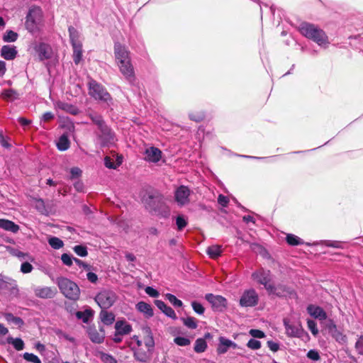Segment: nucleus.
<instances>
[{
  "label": "nucleus",
  "mask_w": 363,
  "mask_h": 363,
  "mask_svg": "<svg viewBox=\"0 0 363 363\" xmlns=\"http://www.w3.org/2000/svg\"><path fill=\"white\" fill-rule=\"evenodd\" d=\"M114 55L121 73L130 83H133L135 79V72L128 50L120 43H116Z\"/></svg>",
  "instance_id": "f257e3e1"
},
{
  "label": "nucleus",
  "mask_w": 363,
  "mask_h": 363,
  "mask_svg": "<svg viewBox=\"0 0 363 363\" xmlns=\"http://www.w3.org/2000/svg\"><path fill=\"white\" fill-rule=\"evenodd\" d=\"M299 30L303 35L313 40L320 46L326 47L329 44L325 33L313 24L302 23L299 26Z\"/></svg>",
  "instance_id": "f03ea898"
},
{
  "label": "nucleus",
  "mask_w": 363,
  "mask_h": 363,
  "mask_svg": "<svg viewBox=\"0 0 363 363\" xmlns=\"http://www.w3.org/2000/svg\"><path fill=\"white\" fill-rule=\"evenodd\" d=\"M144 205L150 213L166 217L169 211L164 203L163 197L160 194H148L143 199Z\"/></svg>",
  "instance_id": "7ed1b4c3"
},
{
  "label": "nucleus",
  "mask_w": 363,
  "mask_h": 363,
  "mask_svg": "<svg viewBox=\"0 0 363 363\" xmlns=\"http://www.w3.org/2000/svg\"><path fill=\"white\" fill-rule=\"evenodd\" d=\"M43 25V15L41 9L37 6L31 7L26 16L25 23L26 29L31 33H35L42 29Z\"/></svg>",
  "instance_id": "20e7f679"
},
{
  "label": "nucleus",
  "mask_w": 363,
  "mask_h": 363,
  "mask_svg": "<svg viewBox=\"0 0 363 363\" xmlns=\"http://www.w3.org/2000/svg\"><path fill=\"white\" fill-rule=\"evenodd\" d=\"M57 284L60 291L71 300H77L79 298L80 291L79 286L67 278L60 277L57 279Z\"/></svg>",
  "instance_id": "39448f33"
},
{
  "label": "nucleus",
  "mask_w": 363,
  "mask_h": 363,
  "mask_svg": "<svg viewBox=\"0 0 363 363\" xmlns=\"http://www.w3.org/2000/svg\"><path fill=\"white\" fill-rule=\"evenodd\" d=\"M88 85L89 94L91 97L108 105L112 104V98L104 86L94 79H91Z\"/></svg>",
  "instance_id": "423d86ee"
},
{
  "label": "nucleus",
  "mask_w": 363,
  "mask_h": 363,
  "mask_svg": "<svg viewBox=\"0 0 363 363\" xmlns=\"http://www.w3.org/2000/svg\"><path fill=\"white\" fill-rule=\"evenodd\" d=\"M117 298L116 294L111 290L104 289L95 297V301L101 309L111 307Z\"/></svg>",
  "instance_id": "0eeeda50"
},
{
  "label": "nucleus",
  "mask_w": 363,
  "mask_h": 363,
  "mask_svg": "<svg viewBox=\"0 0 363 363\" xmlns=\"http://www.w3.org/2000/svg\"><path fill=\"white\" fill-rule=\"evenodd\" d=\"M96 135L97 140L101 146H108L115 143L114 133L107 125L99 128L96 132Z\"/></svg>",
  "instance_id": "6e6552de"
},
{
  "label": "nucleus",
  "mask_w": 363,
  "mask_h": 363,
  "mask_svg": "<svg viewBox=\"0 0 363 363\" xmlns=\"http://www.w3.org/2000/svg\"><path fill=\"white\" fill-rule=\"evenodd\" d=\"M267 291L269 294H273L279 297H296V294L292 289L282 284H278L277 286L271 284V289Z\"/></svg>",
  "instance_id": "1a4fd4ad"
},
{
  "label": "nucleus",
  "mask_w": 363,
  "mask_h": 363,
  "mask_svg": "<svg viewBox=\"0 0 363 363\" xmlns=\"http://www.w3.org/2000/svg\"><path fill=\"white\" fill-rule=\"evenodd\" d=\"M259 296L254 289L244 291L240 299V304L242 307H252L257 304Z\"/></svg>",
  "instance_id": "9d476101"
},
{
  "label": "nucleus",
  "mask_w": 363,
  "mask_h": 363,
  "mask_svg": "<svg viewBox=\"0 0 363 363\" xmlns=\"http://www.w3.org/2000/svg\"><path fill=\"white\" fill-rule=\"evenodd\" d=\"M205 298L211 303L215 311H223L226 308L227 300L221 296L207 294Z\"/></svg>",
  "instance_id": "9b49d317"
},
{
  "label": "nucleus",
  "mask_w": 363,
  "mask_h": 363,
  "mask_svg": "<svg viewBox=\"0 0 363 363\" xmlns=\"http://www.w3.org/2000/svg\"><path fill=\"white\" fill-rule=\"evenodd\" d=\"M252 278L260 284L264 285L266 290L271 289V273L269 270L260 269L252 274Z\"/></svg>",
  "instance_id": "f8f14e48"
},
{
  "label": "nucleus",
  "mask_w": 363,
  "mask_h": 363,
  "mask_svg": "<svg viewBox=\"0 0 363 363\" xmlns=\"http://www.w3.org/2000/svg\"><path fill=\"white\" fill-rule=\"evenodd\" d=\"M132 350L133 352V357L135 359L142 363L149 362L152 359L154 351L150 348H146V350H145L143 347L133 348Z\"/></svg>",
  "instance_id": "ddd939ff"
},
{
  "label": "nucleus",
  "mask_w": 363,
  "mask_h": 363,
  "mask_svg": "<svg viewBox=\"0 0 363 363\" xmlns=\"http://www.w3.org/2000/svg\"><path fill=\"white\" fill-rule=\"evenodd\" d=\"M33 50L38 54L40 61L48 60L51 57L52 49L50 46L45 43H35L33 45Z\"/></svg>",
  "instance_id": "4468645a"
},
{
  "label": "nucleus",
  "mask_w": 363,
  "mask_h": 363,
  "mask_svg": "<svg viewBox=\"0 0 363 363\" xmlns=\"http://www.w3.org/2000/svg\"><path fill=\"white\" fill-rule=\"evenodd\" d=\"M283 322L286 329V333L289 337H299L302 335L303 330L301 324H291L289 320L286 318H284Z\"/></svg>",
  "instance_id": "2eb2a0df"
},
{
  "label": "nucleus",
  "mask_w": 363,
  "mask_h": 363,
  "mask_svg": "<svg viewBox=\"0 0 363 363\" xmlns=\"http://www.w3.org/2000/svg\"><path fill=\"white\" fill-rule=\"evenodd\" d=\"M189 189L185 186H180L175 191V200L179 204L185 205L189 201Z\"/></svg>",
  "instance_id": "dca6fc26"
},
{
  "label": "nucleus",
  "mask_w": 363,
  "mask_h": 363,
  "mask_svg": "<svg viewBox=\"0 0 363 363\" xmlns=\"http://www.w3.org/2000/svg\"><path fill=\"white\" fill-rule=\"evenodd\" d=\"M34 293L35 296L40 298H52L56 295L57 291L49 286H38L34 289Z\"/></svg>",
  "instance_id": "f3484780"
},
{
  "label": "nucleus",
  "mask_w": 363,
  "mask_h": 363,
  "mask_svg": "<svg viewBox=\"0 0 363 363\" xmlns=\"http://www.w3.org/2000/svg\"><path fill=\"white\" fill-rule=\"evenodd\" d=\"M162 157V151L155 147L147 148L145 152V160L150 162L156 163Z\"/></svg>",
  "instance_id": "a211bd4d"
},
{
  "label": "nucleus",
  "mask_w": 363,
  "mask_h": 363,
  "mask_svg": "<svg viewBox=\"0 0 363 363\" xmlns=\"http://www.w3.org/2000/svg\"><path fill=\"white\" fill-rule=\"evenodd\" d=\"M307 311L311 316L320 320H326L327 318L326 313L320 306L309 305L307 307Z\"/></svg>",
  "instance_id": "6ab92c4d"
},
{
  "label": "nucleus",
  "mask_w": 363,
  "mask_h": 363,
  "mask_svg": "<svg viewBox=\"0 0 363 363\" xmlns=\"http://www.w3.org/2000/svg\"><path fill=\"white\" fill-rule=\"evenodd\" d=\"M1 56L6 60H12L17 55L16 48L13 45H4L0 50Z\"/></svg>",
  "instance_id": "aec40b11"
},
{
  "label": "nucleus",
  "mask_w": 363,
  "mask_h": 363,
  "mask_svg": "<svg viewBox=\"0 0 363 363\" xmlns=\"http://www.w3.org/2000/svg\"><path fill=\"white\" fill-rule=\"evenodd\" d=\"M143 342H144L145 347L154 350L155 343L151 329L149 327L143 328Z\"/></svg>",
  "instance_id": "412c9836"
},
{
  "label": "nucleus",
  "mask_w": 363,
  "mask_h": 363,
  "mask_svg": "<svg viewBox=\"0 0 363 363\" xmlns=\"http://www.w3.org/2000/svg\"><path fill=\"white\" fill-rule=\"evenodd\" d=\"M155 305L157 307L160 309L167 316L172 318L173 319L177 318L176 313L166 303L160 300H156L155 301Z\"/></svg>",
  "instance_id": "4be33fe9"
},
{
  "label": "nucleus",
  "mask_w": 363,
  "mask_h": 363,
  "mask_svg": "<svg viewBox=\"0 0 363 363\" xmlns=\"http://www.w3.org/2000/svg\"><path fill=\"white\" fill-rule=\"evenodd\" d=\"M55 106L58 109L65 111V112L69 113L74 116L77 115L79 113V110L78 109V108L68 103L57 101L55 104Z\"/></svg>",
  "instance_id": "5701e85b"
},
{
  "label": "nucleus",
  "mask_w": 363,
  "mask_h": 363,
  "mask_svg": "<svg viewBox=\"0 0 363 363\" xmlns=\"http://www.w3.org/2000/svg\"><path fill=\"white\" fill-rule=\"evenodd\" d=\"M115 329L121 335H128L132 332V326L123 320H118L115 324Z\"/></svg>",
  "instance_id": "b1692460"
},
{
  "label": "nucleus",
  "mask_w": 363,
  "mask_h": 363,
  "mask_svg": "<svg viewBox=\"0 0 363 363\" xmlns=\"http://www.w3.org/2000/svg\"><path fill=\"white\" fill-rule=\"evenodd\" d=\"M0 228L13 233H16L20 229L17 224L7 219H0Z\"/></svg>",
  "instance_id": "393cba45"
},
{
  "label": "nucleus",
  "mask_w": 363,
  "mask_h": 363,
  "mask_svg": "<svg viewBox=\"0 0 363 363\" xmlns=\"http://www.w3.org/2000/svg\"><path fill=\"white\" fill-rule=\"evenodd\" d=\"M136 308L138 311L143 313L146 318H151L154 313L150 304L144 301H140L136 304Z\"/></svg>",
  "instance_id": "a878e982"
},
{
  "label": "nucleus",
  "mask_w": 363,
  "mask_h": 363,
  "mask_svg": "<svg viewBox=\"0 0 363 363\" xmlns=\"http://www.w3.org/2000/svg\"><path fill=\"white\" fill-rule=\"evenodd\" d=\"M101 320L106 325H111L115 320L114 315L106 311V309H102L99 314Z\"/></svg>",
  "instance_id": "bb28decb"
},
{
  "label": "nucleus",
  "mask_w": 363,
  "mask_h": 363,
  "mask_svg": "<svg viewBox=\"0 0 363 363\" xmlns=\"http://www.w3.org/2000/svg\"><path fill=\"white\" fill-rule=\"evenodd\" d=\"M230 348V340L225 337H219V344L217 347V352L218 354H225Z\"/></svg>",
  "instance_id": "cd10ccee"
},
{
  "label": "nucleus",
  "mask_w": 363,
  "mask_h": 363,
  "mask_svg": "<svg viewBox=\"0 0 363 363\" xmlns=\"http://www.w3.org/2000/svg\"><path fill=\"white\" fill-rule=\"evenodd\" d=\"M4 317L9 323H12L18 327L21 328L24 325V322L20 317H16L11 313H5Z\"/></svg>",
  "instance_id": "c85d7f7f"
},
{
  "label": "nucleus",
  "mask_w": 363,
  "mask_h": 363,
  "mask_svg": "<svg viewBox=\"0 0 363 363\" xmlns=\"http://www.w3.org/2000/svg\"><path fill=\"white\" fill-rule=\"evenodd\" d=\"M68 31L72 45L74 46L77 45H81L82 43L79 40V32L73 26H69L68 28Z\"/></svg>",
  "instance_id": "c756f323"
},
{
  "label": "nucleus",
  "mask_w": 363,
  "mask_h": 363,
  "mask_svg": "<svg viewBox=\"0 0 363 363\" xmlns=\"http://www.w3.org/2000/svg\"><path fill=\"white\" fill-rule=\"evenodd\" d=\"M89 337L95 343H101L104 340V335L99 333L96 329H90L89 330Z\"/></svg>",
  "instance_id": "7c9ffc66"
},
{
  "label": "nucleus",
  "mask_w": 363,
  "mask_h": 363,
  "mask_svg": "<svg viewBox=\"0 0 363 363\" xmlns=\"http://www.w3.org/2000/svg\"><path fill=\"white\" fill-rule=\"evenodd\" d=\"M122 164V158L121 157H118L116 162H115L113 159L110 157L106 156L104 158V164L108 169H116Z\"/></svg>",
  "instance_id": "2f4dec72"
},
{
  "label": "nucleus",
  "mask_w": 363,
  "mask_h": 363,
  "mask_svg": "<svg viewBox=\"0 0 363 363\" xmlns=\"http://www.w3.org/2000/svg\"><path fill=\"white\" fill-rule=\"evenodd\" d=\"M89 117L91 118L92 122L97 125L98 129L106 125L104 121L102 116L96 113L91 112L89 113Z\"/></svg>",
  "instance_id": "473e14b6"
},
{
  "label": "nucleus",
  "mask_w": 363,
  "mask_h": 363,
  "mask_svg": "<svg viewBox=\"0 0 363 363\" xmlns=\"http://www.w3.org/2000/svg\"><path fill=\"white\" fill-rule=\"evenodd\" d=\"M15 283V280L0 274V290L8 289L10 286L14 285Z\"/></svg>",
  "instance_id": "72a5a7b5"
},
{
  "label": "nucleus",
  "mask_w": 363,
  "mask_h": 363,
  "mask_svg": "<svg viewBox=\"0 0 363 363\" xmlns=\"http://www.w3.org/2000/svg\"><path fill=\"white\" fill-rule=\"evenodd\" d=\"M58 150L65 151L69 147V141L66 135H62L57 143Z\"/></svg>",
  "instance_id": "f704fd0d"
},
{
  "label": "nucleus",
  "mask_w": 363,
  "mask_h": 363,
  "mask_svg": "<svg viewBox=\"0 0 363 363\" xmlns=\"http://www.w3.org/2000/svg\"><path fill=\"white\" fill-rule=\"evenodd\" d=\"M207 348V343L203 338H198L195 341L194 350L196 353H201L205 352Z\"/></svg>",
  "instance_id": "c9c22d12"
},
{
  "label": "nucleus",
  "mask_w": 363,
  "mask_h": 363,
  "mask_svg": "<svg viewBox=\"0 0 363 363\" xmlns=\"http://www.w3.org/2000/svg\"><path fill=\"white\" fill-rule=\"evenodd\" d=\"M73 48V60L75 64H79L82 57V45L72 46Z\"/></svg>",
  "instance_id": "e433bc0d"
},
{
  "label": "nucleus",
  "mask_w": 363,
  "mask_h": 363,
  "mask_svg": "<svg viewBox=\"0 0 363 363\" xmlns=\"http://www.w3.org/2000/svg\"><path fill=\"white\" fill-rule=\"evenodd\" d=\"M7 342L11 344L16 350H22L24 348V342L21 338H13L11 337L7 338Z\"/></svg>",
  "instance_id": "4c0bfd02"
},
{
  "label": "nucleus",
  "mask_w": 363,
  "mask_h": 363,
  "mask_svg": "<svg viewBox=\"0 0 363 363\" xmlns=\"http://www.w3.org/2000/svg\"><path fill=\"white\" fill-rule=\"evenodd\" d=\"M207 254L211 258H216L221 254L220 246L219 245H212L207 248Z\"/></svg>",
  "instance_id": "58836bf2"
},
{
  "label": "nucleus",
  "mask_w": 363,
  "mask_h": 363,
  "mask_svg": "<svg viewBox=\"0 0 363 363\" xmlns=\"http://www.w3.org/2000/svg\"><path fill=\"white\" fill-rule=\"evenodd\" d=\"M33 204L35 208L42 214L47 213V209L44 203V201L41 199H34Z\"/></svg>",
  "instance_id": "ea45409f"
},
{
  "label": "nucleus",
  "mask_w": 363,
  "mask_h": 363,
  "mask_svg": "<svg viewBox=\"0 0 363 363\" xmlns=\"http://www.w3.org/2000/svg\"><path fill=\"white\" fill-rule=\"evenodd\" d=\"M18 33L13 30H7L3 35V40L7 43L15 42L18 38Z\"/></svg>",
  "instance_id": "a19ab883"
},
{
  "label": "nucleus",
  "mask_w": 363,
  "mask_h": 363,
  "mask_svg": "<svg viewBox=\"0 0 363 363\" xmlns=\"http://www.w3.org/2000/svg\"><path fill=\"white\" fill-rule=\"evenodd\" d=\"M48 243L53 249L55 250L60 249L64 245L63 241L57 237H52L49 238Z\"/></svg>",
  "instance_id": "79ce46f5"
},
{
  "label": "nucleus",
  "mask_w": 363,
  "mask_h": 363,
  "mask_svg": "<svg viewBox=\"0 0 363 363\" xmlns=\"http://www.w3.org/2000/svg\"><path fill=\"white\" fill-rule=\"evenodd\" d=\"M2 96L4 99L8 100H15L18 98V94L16 91L11 89H5L2 93Z\"/></svg>",
  "instance_id": "37998d69"
},
{
  "label": "nucleus",
  "mask_w": 363,
  "mask_h": 363,
  "mask_svg": "<svg viewBox=\"0 0 363 363\" xmlns=\"http://www.w3.org/2000/svg\"><path fill=\"white\" fill-rule=\"evenodd\" d=\"M183 323L185 326L191 329H196L197 328L196 320L194 317L183 318Z\"/></svg>",
  "instance_id": "c03bdc74"
},
{
  "label": "nucleus",
  "mask_w": 363,
  "mask_h": 363,
  "mask_svg": "<svg viewBox=\"0 0 363 363\" xmlns=\"http://www.w3.org/2000/svg\"><path fill=\"white\" fill-rule=\"evenodd\" d=\"M286 242L289 245L296 246L302 244L301 240L296 235L289 234L286 236Z\"/></svg>",
  "instance_id": "a18cd8bd"
},
{
  "label": "nucleus",
  "mask_w": 363,
  "mask_h": 363,
  "mask_svg": "<svg viewBox=\"0 0 363 363\" xmlns=\"http://www.w3.org/2000/svg\"><path fill=\"white\" fill-rule=\"evenodd\" d=\"M23 359L33 363H41L40 358L33 353L25 352L23 355Z\"/></svg>",
  "instance_id": "49530a36"
},
{
  "label": "nucleus",
  "mask_w": 363,
  "mask_h": 363,
  "mask_svg": "<svg viewBox=\"0 0 363 363\" xmlns=\"http://www.w3.org/2000/svg\"><path fill=\"white\" fill-rule=\"evenodd\" d=\"M73 250L80 257H86L88 255L87 248L84 245H76L73 247Z\"/></svg>",
  "instance_id": "de8ad7c7"
},
{
  "label": "nucleus",
  "mask_w": 363,
  "mask_h": 363,
  "mask_svg": "<svg viewBox=\"0 0 363 363\" xmlns=\"http://www.w3.org/2000/svg\"><path fill=\"white\" fill-rule=\"evenodd\" d=\"M329 333L339 342L345 341V336L337 328L329 332Z\"/></svg>",
  "instance_id": "09e8293b"
},
{
  "label": "nucleus",
  "mask_w": 363,
  "mask_h": 363,
  "mask_svg": "<svg viewBox=\"0 0 363 363\" xmlns=\"http://www.w3.org/2000/svg\"><path fill=\"white\" fill-rule=\"evenodd\" d=\"M166 298L174 306L181 307L182 306V301L179 300L174 295L171 294H166Z\"/></svg>",
  "instance_id": "8fccbe9b"
},
{
  "label": "nucleus",
  "mask_w": 363,
  "mask_h": 363,
  "mask_svg": "<svg viewBox=\"0 0 363 363\" xmlns=\"http://www.w3.org/2000/svg\"><path fill=\"white\" fill-rule=\"evenodd\" d=\"M176 224L178 230H182L186 226L187 221L183 216L179 215L176 218Z\"/></svg>",
  "instance_id": "3c124183"
},
{
  "label": "nucleus",
  "mask_w": 363,
  "mask_h": 363,
  "mask_svg": "<svg viewBox=\"0 0 363 363\" xmlns=\"http://www.w3.org/2000/svg\"><path fill=\"white\" fill-rule=\"evenodd\" d=\"M174 342L177 345L182 347L188 346L191 343V341L189 338L184 337H176L174 339Z\"/></svg>",
  "instance_id": "603ef678"
},
{
  "label": "nucleus",
  "mask_w": 363,
  "mask_h": 363,
  "mask_svg": "<svg viewBox=\"0 0 363 363\" xmlns=\"http://www.w3.org/2000/svg\"><path fill=\"white\" fill-rule=\"evenodd\" d=\"M100 358L104 363H117L116 359L109 354L101 352Z\"/></svg>",
  "instance_id": "864d4df0"
},
{
  "label": "nucleus",
  "mask_w": 363,
  "mask_h": 363,
  "mask_svg": "<svg viewBox=\"0 0 363 363\" xmlns=\"http://www.w3.org/2000/svg\"><path fill=\"white\" fill-rule=\"evenodd\" d=\"M191 306L195 313L199 315H203L205 311L204 307L199 302L192 301Z\"/></svg>",
  "instance_id": "5fc2aeb1"
},
{
  "label": "nucleus",
  "mask_w": 363,
  "mask_h": 363,
  "mask_svg": "<svg viewBox=\"0 0 363 363\" xmlns=\"http://www.w3.org/2000/svg\"><path fill=\"white\" fill-rule=\"evenodd\" d=\"M61 260L65 265L70 267L72 265L74 258L70 255L64 253L61 256Z\"/></svg>",
  "instance_id": "6e6d98bb"
},
{
  "label": "nucleus",
  "mask_w": 363,
  "mask_h": 363,
  "mask_svg": "<svg viewBox=\"0 0 363 363\" xmlns=\"http://www.w3.org/2000/svg\"><path fill=\"white\" fill-rule=\"evenodd\" d=\"M247 346L252 350H258L261 347V342L259 340L255 339H250Z\"/></svg>",
  "instance_id": "4d7b16f0"
},
{
  "label": "nucleus",
  "mask_w": 363,
  "mask_h": 363,
  "mask_svg": "<svg viewBox=\"0 0 363 363\" xmlns=\"http://www.w3.org/2000/svg\"><path fill=\"white\" fill-rule=\"evenodd\" d=\"M10 138L5 137L2 133H0V145L5 148H10L11 147V143L9 142Z\"/></svg>",
  "instance_id": "13d9d810"
},
{
  "label": "nucleus",
  "mask_w": 363,
  "mask_h": 363,
  "mask_svg": "<svg viewBox=\"0 0 363 363\" xmlns=\"http://www.w3.org/2000/svg\"><path fill=\"white\" fill-rule=\"evenodd\" d=\"M308 328L311 330V332L314 335H316L318 333V330L316 327V323L313 320H308L307 321Z\"/></svg>",
  "instance_id": "bf43d9fd"
},
{
  "label": "nucleus",
  "mask_w": 363,
  "mask_h": 363,
  "mask_svg": "<svg viewBox=\"0 0 363 363\" xmlns=\"http://www.w3.org/2000/svg\"><path fill=\"white\" fill-rule=\"evenodd\" d=\"M33 269V266L28 262L22 263L21 266V272L23 274L30 273Z\"/></svg>",
  "instance_id": "052dcab7"
},
{
  "label": "nucleus",
  "mask_w": 363,
  "mask_h": 363,
  "mask_svg": "<svg viewBox=\"0 0 363 363\" xmlns=\"http://www.w3.org/2000/svg\"><path fill=\"white\" fill-rule=\"evenodd\" d=\"M249 333L253 337H256V338H262L265 336L264 333L263 331H262L260 330H257V329H251L249 331Z\"/></svg>",
  "instance_id": "680f3d73"
},
{
  "label": "nucleus",
  "mask_w": 363,
  "mask_h": 363,
  "mask_svg": "<svg viewBox=\"0 0 363 363\" xmlns=\"http://www.w3.org/2000/svg\"><path fill=\"white\" fill-rule=\"evenodd\" d=\"M145 293L149 295L150 297H153V298H157V296H159V292L153 289L152 287L151 286H147L145 289Z\"/></svg>",
  "instance_id": "e2e57ef3"
},
{
  "label": "nucleus",
  "mask_w": 363,
  "mask_h": 363,
  "mask_svg": "<svg viewBox=\"0 0 363 363\" xmlns=\"http://www.w3.org/2000/svg\"><path fill=\"white\" fill-rule=\"evenodd\" d=\"M307 357L314 361H317L320 359V355L318 352L315 350H311L307 353Z\"/></svg>",
  "instance_id": "0e129e2a"
},
{
  "label": "nucleus",
  "mask_w": 363,
  "mask_h": 363,
  "mask_svg": "<svg viewBox=\"0 0 363 363\" xmlns=\"http://www.w3.org/2000/svg\"><path fill=\"white\" fill-rule=\"evenodd\" d=\"M218 202L222 206L225 207L228 204L229 199L227 196L223 194H220L218 197Z\"/></svg>",
  "instance_id": "69168bd1"
},
{
  "label": "nucleus",
  "mask_w": 363,
  "mask_h": 363,
  "mask_svg": "<svg viewBox=\"0 0 363 363\" xmlns=\"http://www.w3.org/2000/svg\"><path fill=\"white\" fill-rule=\"evenodd\" d=\"M71 179L78 178L81 174L82 170L78 167H73L70 170Z\"/></svg>",
  "instance_id": "338daca9"
},
{
  "label": "nucleus",
  "mask_w": 363,
  "mask_h": 363,
  "mask_svg": "<svg viewBox=\"0 0 363 363\" xmlns=\"http://www.w3.org/2000/svg\"><path fill=\"white\" fill-rule=\"evenodd\" d=\"M189 118L192 121H194L196 122H200L203 119L204 115L203 113H189Z\"/></svg>",
  "instance_id": "774afa93"
}]
</instances>
